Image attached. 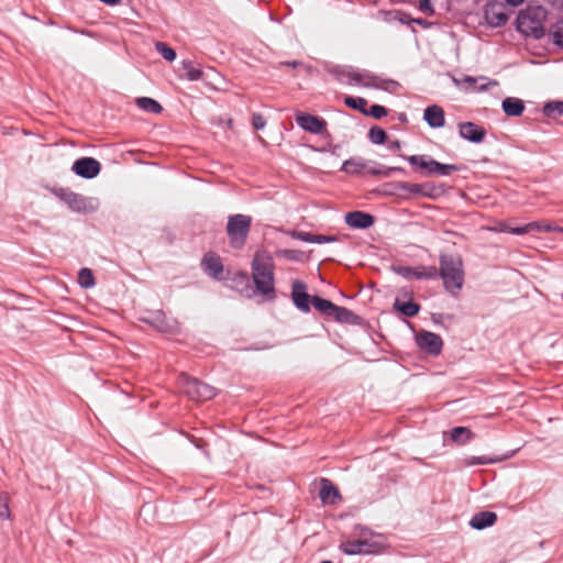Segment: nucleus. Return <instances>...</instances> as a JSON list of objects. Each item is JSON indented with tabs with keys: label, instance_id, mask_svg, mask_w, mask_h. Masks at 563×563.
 I'll list each match as a JSON object with an SVG mask.
<instances>
[{
	"label": "nucleus",
	"instance_id": "36",
	"mask_svg": "<svg viewBox=\"0 0 563 563\" xmlns=\"http://www.w3.org/2000/svg\"><path fill=\"white\" fill-rule=\"evenodd\" d=\"M398 188L415 195L430 196V192L426 189V186L420 184L400 183Z\"/></svg>",
	"mask_w": 563,
	"mask_h": 563
},
{
	"label": "nucleus",
	"instance_id": "44",
	"mask_svg": "<svg viewBox=\"0 0 563 563\" xmlns=\"http://www.w3.org/2000/svg\"><path fill=\"white\" fill-rule=\"evenodd\" d=\"M493 462H494L493 460L484 457V456H478V457L472 456L466 460L467 465H484V464H489Z\"/></svg>",
	"mask_w": 563,
	"mask_h": 563
},
{
	"label": "nucleus",
	"instance_id": "43",
	"mask_svg": "<svg viewBox=\"0 0 563 563\" xmlns=\"http://www.w3.org/2000/svg\"><path fill=\"white\" fill-rule=\"evenodd\" d=\"M553 36L555 44L563 46V19L559 22Z\"/></svg>",
	"mask_w": 563,
	"mask_h": 563
},
{
	"label": "nucleus",
	"instance_id": "21",
	"mask_svg": "<svg viewBox=\"0 0 563 563\" xmlns=\"http://www.w3.org/2000/svg\"><path fill=\"white\" fill-rule=\"evenodd\" d=\"M497 520V515L493 511H481V512H477L475 514L471 521H470V526L473 528V529H476V530H483L487 527H490L493 526Z\"/></svg>",
	"mask_w": 563,
	"mask_h": 563
},
{
	"label": "nucleus",
	"instance_id": "32",
	"mask_svg": "<svg viewBox=\"0 0 563 563\" xmlns=\"http://www.w3.org/2000/svg\"><path fill=\"white\" fill-rule=\"evenodd\" d=\"M473 438V433L465 427H455L451 430V439L457 443H466Z\"/></svg>",
	"mask_w": 563,
	"mask_h": 563
},
{
	"label": "nucleus",
	"instance_id": "8",
	"mask_svg": "<svg viewBox=\"0 0 563 563\" xmlns=\"http://www.w3.org/2000/svg\"><path fill=\"white\" fill-rule=\"evenodd\" d=\"M295 119L302 130L312 134H322L327 128V122L323 119L312 114L298 112Z\"/></svg>",
	"mask_w": 563,
	"mask_h": 563
},
{
	"label": "nucleus",
	"instance_id": "46",
	"mask_svg": "<svg viewBox=\"0 0 563 563\" xmlns=\"http://www.w3.org/2000/svg\"><path fill=\"white\" fill-rule=\"evenodd\" d=\"M336 240L338 239L334 235L314 234L313 243L323 244V243L335 242Z\"/></svg>",
	"mask_w": 563,
	"mask_h": 563
},
{
	"label": "nucleus",
	"instance_id": "20",
	"mask_svg": "<svg viewBox=\"0 0 563 563\" xmlns=\"http://www.w3.org/2000/svg\"><path fill=\"white\" fill-rule=\"evenodd\" d=\"M402 295L404 297H408L409 301L402 302L400 298L397 297L394 302V308L406 317H415L418 314L420 306L411 300L412 294L410 291L405 290Z\"/></svg>",
	"mask_w": 563,
	"mask_h": 563
},
{
	"label": "nucleus",
	"instance_id": "15",
	"mask_svg": "<svg viewBox=\"0 0 563 563\" xmlns=\"http://www.w3.org/2000/svg\"><path fill=\"white\" fill-rule=\"evenodd\" d=\"M345 222L351 228L367 229L373 225L374 218L369 213L353 211L345 214Z\"/></svg>",
	"mask_w": 563,
	"mask_h": 563
},
{
	"label": "nucleus",
	"instance_id": "29",
	"mask_svg": "<svg viewBox=\"0 0 563 563\" xmlns=\"http://www.w3.org/2000/svg\"><path fill=\"white\" fill-rule=\"evenodd\" d=\"M311 305L321 313L324 316L331 317L333 313V309L335 305L328 300L320 297H312Z\"/></svg>",
	"mask_w": 563,
	"mask_h": 563
},
{
	"label": "nucleus",
	"instance_id": "42",
	"mask_svg": "<svg viewBox=\"0 0 563 563\" xmlns=\"http://www.w3.org/2000/svg\"><path fill=\"white\" fill-rule=\"evenodd\" d=\"M437 0H419V10L427 15L433 14V2Z\"/></svg>",
	"mask_w": 563,
	"mask_h": 563
},
{
	"label": "nucleus",
	"instance_id": "33",
	"mask_svg": "<svg viewBox=\"0 0 563 563\" xmlns=\"http://www.w3.org/2000/svg\"><path fill=\"white\" fill-rule=\"evenodd\" d=\"M136 103L141 109H143L147 112L161 113L163 110L162 106L156 100H154L152 98H147V97L139 98L136 100Z\"/></svg>",
	"mask_w": 563,
	"mask_h": 563
},
{
	"label": "nucleus",
	"instance_id": "51",
	"mask_svg": "<svg viewBox=\"0 0 563 563\" xmlns=\"http://www.w3.org/2000/svg\"><path fill=\"white\" fill-rule=\"evenodd\" d=\"M506 1H507V3H509L512 7H518L523 2V0H506Z\"/></svg>",
	"mask_w": 563,
	"mask_h": 563
},
{
	"label": "nucleus",
	"instance_id": "45",
	"mask_svg": "<svg viewBox=\"0 0 563 563\" xmlns=\"http://www.w3.org/2000/svg\"><path fill=\"white\" fill-rule=\"evenodd\" d=\"M252 124L255 130H262L266 125V121L260 113H254L252 118Z\"/></svg>",
	"mask_w": 563,
	"mask_h": 563
},
{
	"label": "nucleus",
	"instance_id": "4",
	"mask_svg": "<svg viewBox=\"0 0 563 563\" xmlns=\"http://www.w3.org/2000/svg\"><path fill=\"white\" fill-rule=\"evenodd\" d=\"M177 384L180 391L191 400L206 401L216 395L213 387L191 378L185 373L179 375Z\"/></svg>",
	"mask_w": 563,
	"mask_h": 563
},
{
	"label": "nucleus",
	"instance_id": "18",
	"mask_svg": "<svg viewBox=\"0 0 563 563\" xmlns=\"http://www.w3.org/2000/svg\"><path fill=\"white\" fill-rule=\"evenodd\" d=\"M373 545L366 540H347L340 545V549L349 555L371 553Z\"/></svg>",
	"mask_w": 563,
	"mask_h": 563
},
{
	"label": "nucleus",
	"instance_id": "50",
	"mask_svg": "<svg viewBox=\"0 0 563 563\" xmlns=\"http://www.w3.org/2000/svg\"><path fill=\"white\" fill-rule=\"evenodd\" d=\"M509 229H510V227L508 224L500 223L499 227L496 230L500 231V232H509Z\"/></svg>",
	"mask_w": 563,
	"mask_h": 563
},
{
	"label": "nucleus",
	"instance_id": "16",
	"mask_svg": "<svg viewBox=\"0 0 563 563\" xmlns=\"http://www.w3.org/2000/svg\"><path fill=\"white\" fill-rule=\"evenodd\" d=\"M423 119L433 129L442 128L445 124L444 111L437 104L424 109Z\"/></svg>",
	"mask_w": 563,
	"mask_h": 563
},
{
	"label": "nucleus",
	"instance_id": "48",
	"mask_svg": "<svg viewBox=\"0 0 563 563\" xmlns=\"http://www.w3.org/2000/svg\"><path fill=\"white\" fill-rule=\"evenodd\" d=\"M294 236L302 242L313 243L314 234L309 232H295Z\"/></svg>",
	"mask_w": 563,
	"mask_h": 563
},
{
	"label": "nucleus",
	"instance_id": "27",
	"mask_svg": "<svg viewBox=\"0 0 563 563\" xmlns=\"http://www.w3.org/2000/svg\"><path fill=\"white\" fill-rule=\"evenodd\" d=\"M184 75L188 80L195 81L202 77V70L195 65L192 60L186 59L181 62Z\"/></svg>",
	"mask_w": 563,
	"mask_h": 563
},
{
	"label": "nucleus",
	"instance_id": "7",
	"mask_svg": "<svg viewBox=\"0 0 563 563\" xmlns=\"http://www.w3.org/2000/svg\"><path fill=\"white\" fill-rule=\"evenodd\" d=\"M416 341L420 350L433 356L439 355L443 347L441 336L429 331H421L418 333Z\"/></svg>",
	"mask_w": 563,
	"mask_h": 563
},
{
	"label": "nucleus",
	"instance_id": "5",
	"mask_svg": "<svg viewBox=\"0 0 563 563\" xmlns=\"http://www.w3.org/2000/svg\"><path fill=\"white\" fill-rule=\"evenodd\" d=\"M252 219L249 216L235 214L228 220L227 232L234 247H241L250 232Z\"/></svg>",
	"mask_w": 563,
	"mask_h": 563
},
{
	"label": "nucleus",
	"instance_id": "39",
	"mask_svg": "<svg viewBox=\"0 0 563 563\" xmlns=\"http://www.w3.org/2000/svg\"><path fill=\"white\" fill-rule=\"evenodd\" d=\"M407 159L410 165L418 166L421 169L427 170L428 162L430 158H428L426 155H411Z\"/></svg>",
	"mask_w": 563,
	"mask_h": 563
},
{
	"label": "nucleus",
	"instance_id": "13",
	"mask_svg": "<svg viewBox=\"0 0 563 563\" xmlns=\"http://www.w3.org/2000/svg\"><path fill=\"white\" fill-rule=\"evenodd\" d=\"M484 18L494 27L501 26L508 21V15L498 4H488L485 8Z\"/></svg>",
	"mask_w": 563,
	"mask_h": 563
},
{
	"label": "nucleus",
	"instance_id": "25",
	"mask_svg": "<svg viewBox=\"0 0 563 563\" xmlns=\"http://www.w3.org/2000/svg\"><path fill=\"white\" fill-rule=\"evenodd\" d=\"M504 112L509 117H519L525 110L522 100L514 97L506 98L501 103Z\"/></svg>",
	"mask_w": 563,
	"mask_h": 563
},
{
	"label": "nucleus",
	"instance_id": "17",
	"mask_svg": "<svg viewBox=\"0 0 563 563\" xmlns=\"http://www.w3.org/2000/svg\"><path fill=\"white\" fill-rule=\"evenodd\" d=\"M486 77H472V76H463L460 79L454 78V84L460 88H465L470 91L476 90H485L488 86Z\"/></svg>",
	"mask_w": 563,
	"mask_h": 563
},
{
	"label": "nucleus",
	"instance_id": "11",
	"mask_svg": "<svg viewBox=\"0 0 563 563\" xmlns=\"http://www.w3.org/2000/svg\"><path fill=\"white\" fill-rule=\"evenodd\" d=\"M518 29L526 34L539 37L542 33V25L532 19V11H527L518 16Z\"/></svg>",
	"mask_w": 563,
	"mask_h": 563
},
{
	"label": "nucleus",
	"instance_id": "10",
	"mask_svg": "<svg viewBox=\"0 0 563 563\" xmlns=\"http://www.w3.org/2000/svg\"><path fill=\"white\" fill-rule=\"evenodd\" d=\"M100 163L92 157H82L73 164V172L84 178L91 179L100 173Z\"/></svg>",
	"mask_w": 563,
	"mask_h": 563
},
{
	"label": "nucleus",
	"instance_id": "3",
	"mask_svg": "<svg viewBox=\"0 0 563 563\" xmlns=\"http://www.w3.org/2000/svg\"><path fill=\"white\" fill-rule=\"evenodd\" d=\"M443 280V286L451 295L456 296L464 284L463 261L456 254H441L438 277Z\"/></svg>",
	"mask_w": 563,
	"mask_h": 563
},
{
	"label": "nucleus",
	"instance_id": "1",
	"mask_svg": "<svg viewBox=\"0 0 563 563\" xmlns=\"http://www.w3.org/2000/svg\"><path fill=\"white\" fill-rule=\"evenodd\" d=\"M252 277L258 292L269 299L275 297L274 262L268 252L257 251L255 253L252 262Z\"/></svg>",
	"mask_w": 563,
	"mask_h": 563
},
{
	"label": "nucleus",
	"instance_id": "14",
	"mask_svg": "<svg viewBox=\"0 0 563 563\" xmlns=\"http://www.w3.org/2000/svg\"><path fill=\"white\" fill-rule=\"evenodd\" d=\"M98 207V199L73 194V211L80 213H91L95 212Z\"/></svg>",
	"mask_w": 563,
	"mask_h": 563
},
{
	"label": "nucleus",
	"instance_id": "28",
	"mask_svg": "<svg viewBox=\"0 0 563 563\" xmlns=\"http://www.w3.org/2000/svg\"><path fill=\"white\" fill-rule=\"evenodd\" d=\"M77 283L84 289L92 288L96 285L93 273L90 268H81L77 275Z\"/></svg>",
	"mask_w": 563,
	"mask_h": 563
},
{
	"label": "nucleus",
	"instance_id": "6",
	"mask_svg": "<svg viewBox=\"0 0 563 563\" xmlns=\"http://www.w3.org/2000/svg\"><path fill=\"white\" fill-rule=\"evenodd\" d=\"M393 271L406 279H435L438 268L435 266H393Z\"/></svg>",
	"mask_w": 563,
	"mask_h": 563
},
{
	"label": "nucleus",
	"instance_id": "52",
	"mask_svg": "<svg viewBox=\"0 0 563 563\" xmlns=\"http://www.w3.org/2000/svg\"><path fill=\"white\" fill-rule=\"evenodd\" d=\"M100 1L108 5H115L120 2V0H100Z\"/></svg>",
	"mask_w": 563,
	"mask_h": 563
},
{
	"label": "nucleus",
	"instance_id": "47",
	"mask_svg": "<svg viewBox=\"0 0 563 563\" xmlns=\"http://www.w3.org/2000/svg\"><path fill=\"white\" fill-rule=\"evenodd\" d=\"M393 172H402V168H400V167H389V168H386L384 170H382V169H371L369 170V173L373 174V175H383L385 177L390 176V174Z\"/></svg>",
	"mask_w": 563,
	"mask_h": 563
},
{
	"label": "nucleus",
	"instance_id": "24",
	"mask_svg": "<svg viewBox=\"0 0 563 563\" xmlns=\"http://www.w3.org/2000/svg\"><path fill=\"white\" fill-rule=\"evenodd\" d=\"M319 496L323 504L330 505L334 504L336 499L340 498L338 488L328 479H322V486Z\"/></svg>",
	"mask_w": 563,
	"mask_h": 563
},
{
	"label": "nucleus",
	"instance_id": "9",
	"mask_svg": "<svg viewBox=\"0 0 563 563\" xmlns=\"http://www.w3.org/2000/svg\"><path fill=\"white\" fill-rule=\"evenodd\" d=\"M312 297L307 292V285L300 280H295L291 286V300L295 307L301 312L310 311Z\"/></svg>",
	"mask_w": 563,
	"mask_h": 563
},
{
	"label": "nucleus",
	"instance_id": "12",
	"mask_svg": "<svg viewBox=\"0 0 563 563\" xmlns=\"http://www.w3.org/2000/svg\"><path fill=\"white\" fill-rule=\"evenodd\" d=\"M459 133L462 139L473 143H481L485 137L486 131L473 122H465L459 125Z\"/></svg>",
	"mask_w": 563,
	"mask_h": 563
},
{
	"label": "nucleus",
	"instance_id": "26",
	"mask_svg": "<svg viewBox=\"0 0 563 563\" xmlns=\"http://www.w3.org/2000/svg\"><path fill=\"white\" fill-rule=\"evenodd\" d=\"M367 167L366 162L361 157H352L342 164L341 170L350 175H360Z\"/></svg>",
	"mask_w": 563,
	"mask_h": 563
},
{
	"label": "nucleus",
	"instance_id": "19",
	"mask_svg": "<svg viewBox=\"0 0 563 563\" xmlns=\"http://www.w3.org/2000/svg\"><path fill=\"white\" fill-rule=\"evenodd\" d=\"M145 321L163 333H170L176 328L175 323L168 320L162 311L154 312L148 319H145Z\"/></svg>",
	"mask_w": 563,
	"mask_h": 563
},
{
	"label": "nucleus",
	"instance_id": "37",
	"mask_svg": "<svg viewBox=\"0 0 563 563\" xmlns=\"http://www.w3.org/2000/svg\"><path fill=\"white\" fill-rule=\"evenodd\" d=\"M155 48L167 62H173L176 59V52L167 44L163 42H157L155 44Z\"/></svg>",
	"mask_w": 563,
	"mask_h": 563
},
{
	"label": "nucleus",
	"instance_id": "23",
	"mask_svg": "<svg viewBox=\"0 0 563 563\" xmlns=\"http://www.w3.org/2000/svg\"><path fill=\"white\" fill-rule=\"evenodd\" d=\"M202 265L205 271L214 278H219L223 272V265L219 256L208 254L203 257Z\"/></svg>",
	"mask_w": 563,
	"mask_h": 563
},
{
	"label": "nucleus",
	"instance_id": "2",
	"mask_svg": "<svg viewBox=\"0 0 563 563\" xmlns=\"http://www.w3.org/2000/svg\"><path fill=\"white\" fill-rule=\"evenodd\" d=\"M338 78L347 85L380 89L388 92H396L400 87L396 80L383 78L368 70H360L352 67L340 70Z\"/></svg>",
	"mask_w": 563,
	"mask_h": 563
},
{
	"label": "nucleus",
	"instance_id": "40",
	"mask_svg": "<svg viewBox=\"0 0 563 563\" xmlns=\"http://www.w3.org/2000/svg\"><path fill=\"white\" fill-rule=\"evenodd\" d=\"M10 515L9 496L7 494H0V518L9 519Z\"/></svg>",
	"mask_w": 563,
	"mask_h": 563
},
{
	"label": "nucleus",
	"instance_id": "41",
	"mask_svg": "<svg viewBox=\"0 0 563 563\" xmlns=\"http://www.w3.org/2000/svg\"><path fill=\"white\" fill-rule=\"evenodd\" d=\"M368 115H372L375 119H380L387 115V109L379 104H373L369 110H367Z\"/></svg>",
	"mask_w": 563,
	"mask_h": 563
},
{
	"label": "nucleus",
	"instance_id": "54",
	"mask_svg": "<svg viewBox=\"0 0 563 563\" xmlns=\"http://www.w3.org/2000/svg\"><path fill=\"white\" fill-rule=\"evenodd\" d=\"M322 563H332V562H330V561H323Z\"/></svg>",
	"mask_w": 563,
	"mask_h": 563
},
{
	"label": "nucleus",
	"instance_id": "35",
	"mask_svg": "<svg viewBox=\"0 0 563 563\" xmlns=\"http://www.w3.org/2000/svg\"><path fill=\"white\" fill-rule=\"evenodd\" d=\"M543 113L550 118H556L563 114V101H551L543 107Z\"/></svg>",
	"mask_w": 563,
	"mask_h": 563
},
{
	"label": "nucleus",
	"instance_id": "34",
	"mask_svg": "<svg viewBox=\"0 0 563 563\" xmlns=\"http://www.w3.org/2000/svg\"><path fill=\"white\" fill-rule=\"evenodd\" d=\"M344 103L355 110H358L362 113H367V100L362 97H346L344 99Z\"/></svg>",
	"mask_w": 563,
	"mask_h": 563
},
{
	"label": "nucleus",
	"instance_id": "49",
	"mask_svg": "<svg viewBox=\"0 0 563 563\" xmlns=\"http://www.w3.org/2000/svg\"><path fill=\"white\" fill-rule=\"evenodd\" d=\"M387 146L390 151H398L400 148V142L398 140L390 141Z\"/></svg>",
	"mask_w": 563,
	"mask_h": 563
},
{
	"label": "nucleus",
	"instance_id": "22",
	"mask_svg": "<svg viewBox=\"0 0 563 563\" xmlns=\"http://www.w3.org/2000/svg\"><path fill=\"white\" fill-rule=\"evenodd\" d=\"M455 170H457V167L453 164H442L430 158L428 162L426 174L428 176H448Z\"/></svg>",
	"mask_w": 563,
	"mask_h": 563
},
{
	"label": "nucleus",
	"instance_id": "38",
	"mask_svg": "<svg viewBox=\"0 0 563 563\" xmlns=\"http://www.w3.org/2000/svg\"><path fill=\"white\" fill-rule=\"evenodd\" d=\"M386 132L378 126L372 128L368 132V139L374 144H383L386 141Z\"/></svg>",
	"mask_w": 563,
	"mask_h": 563
},
{
	"label": "nucleus",
	"instance_id": "53",
	"mask_svg": "<svg viewBox=\"0 0 563 563\" xmlns=\"http://www.w3.org/2000/svg\"><path fill=\"white\" fill-rule=\"evenodd\" d=\"M298 64H299L298 62H287V63H285V65L294 67V68L297 67Z\"/></svg>",
	"mask_w": 563,
	"mask_h": 563
},
{
	"label": "nucleus",
	"instance_id": "30",
	"mask_svg": "<svg viewBox=\"0 0 563 563\" xmlns=\"http://www.w3.org/2000/svg\"><path fill=\"white\" fill-rule=\"evenodd\" d=\"M534 230H538V231H550L551 228L549 225L547 227H542L540 225L539 223L537 222H530L523 227H510L509 229V233L511 234H516V235H522V234H527V233H530Z\"/></svg>",
	"mask_w": 563,
	"mask_h": 563
},
{
	"label": "nucleus",
	"instance_id": "31",
	"mask_svg": "<svg viewBox=\"0 0 563 563\" xmlns=\"http://www.w3.org/2000/svg\"><path fill=\"white\" fill-rule=\"evenodd\" d=\"M331 317L339 322H346V323L353 322L354 319L356 318L355 314L351 310H349L344 307L336 306V305L333 309V313Z\"/></svg>",
	"mask_w": 563,
	"mask_h": 563
}]
</instances>
